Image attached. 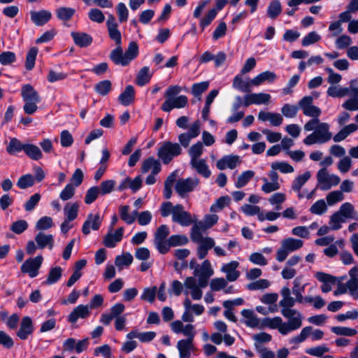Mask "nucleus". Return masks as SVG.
Wrapping results in <instances>:
<instances>
[{
    "mask_svg": "<svg viewBox=\"0 0 358 358\" xmlns=\"http://www.w3.org/2000/svg\"><path fill=\"white\" fill-rule=\"evenodd\" d=\"M327 94L331 97H343L348 95L350 97L343 104L344 109L350 111L358 110V80H351L349 86L337 87L330 86L327 90Z\"/></svg>",
    "mask_w": 358,
    "mask_h": 358,
    "instance_id": "obj_1",
    "label": "nucleus"
},
{
    "mask_svg": "<svg viewBox=\"0 0 358 358\" xmlns=\"http://www.w3.org/2000/svg\"><path fill=\"white\" fill-rule=\"evenodd\" d=\"M280 295L282 299L279 302V306L281 307L282 315L285 318L292 317L302 323L303 317L301 313L292 308L297 303V299L292 296L290 289L286 286L282 287L280 289Z\"/></svg>",
    "mask_w": 358,
    "mask_h": 358,
    "instance_id": "obj_2",
    "label": "nucleus"
},
{
    "mask_svg": "<svg viewBox=\"0 0 358 358\" xmlns=\"http://www.w3.org/2000/svg\"><path fill=\"white\" fill-rule=\"evenodd\" d=\"M280 295L282 299L279 302V306L281 307L282 315L285 318L292 317L302 323L303 317L301 313L292 308L297 303V299L292 296L290 289L286 286L282 287L280 289Z\"/></svg>",
    "mask_w": 358,
    "mask_h": 358,
    "instance_id": "obj_3",
    "label": "nucleus"
},
{
    "mask_svg": "<svg viewBox=\"0 0 358 358\" xmlns=\"http://www.w3.org/2000/svg\"><path fill=\"white\" fill-rule=\"evenodd\" d=\"M287 322H283L280 317H266L262 320V324L272 329H278L279 333L283 336L300 329L302 323L293 319L292 317L287 318Z\"/></svg>",
    "mask_w": 358,
    "mask_h": 358,
    "instance_id": "obj_4",
    "label": "nucleus"
},
{
    "mask_svg": "<svg viewBox=\"0 0 358 358\" xmlns=\"http://www.w3.org/2000/svg\"><path fill=\"white\" fill-rule=\"evenodd\" d=\"M189 268L194 271V277L197 278L201 287H206L208 284L209 279L214 275L211 263L208 259L204 260L201 264H198L196 260L192 259L189 262Z\"/></svg>",
    "mask_w": 358,
    "mask_h": 358,
    "instance_id": "obj_5",
    "label": "nucleus"
},
{
    "mask_svg": "<svg viewBox=\"0 0 358 358\" xmlns=\"http://www.w3.org/2000/svg\"><path fill=\"white\" fill-rule=\"evenodd\" d=\"M180 333L187 336L186 340H180V358H189L195 349L192 343L196 334L194 327L190 324L184 326L180 322Z\"/></svg>",
    "mask_w": 358,
    "mask_h": 358,
    "instance_id": "obj_6",
    "label": "nucleus"
},
{
    "mask_svg": "<svg viewBox=\"0 0 358 358\" xmlns=\"http://www.w3.org/2000/svg\"><path fill=\"white\" fill-rule=\"evenodd\" d=\"M180 129H186L185 132L180 134V145L187 147L192 139L197 137L201 132V122L199 120L194 121L188 125L187 119L180 117Z\"/></svg>",
    "mask_w": 358,
    "mask_h": 358,
    "instance_id": "obj_7",
    "label": "nucleus"
},
{
    "mask_svg": "<svg viewBox=\"0 0 358 358\" xmlns=\"http://www.w3.org/2000/svg\"><path fill=\"white\" fill-rule=\"evenodd\" d=\"M303 245V242L300 239L294 238H287L281 242V245L276 252V260L282 262L287 256L299 249Z\"/></svg>",
    "mask_w": 358,
    "mask_h": 358,
    "instance_id": "obj_8",
    "label": "nucleus"
},
{
    "mask_svg": "<svg viewBox=\"0 0 358 358\" xmlns=\"http://www.w3.org/2000/svg\"><path fill=\"white\" fill-rule=\"evenodd\" d=\"M21 94L25 102L24 110L25 112H35L38 110L37 103L40 101L38 93L33 87L29 84L22 87Z\"/></svg>",
    "mask_w": 358,
    "mask_h": 358,
    "instance_id": "obj_9",
    "label": "nucleus"
},
{
    "mask_svg": "<svg viewBox=\"0 0 358 358\" xmlns=\"http://www.w3.org/2000/svg\"><path fill=\"white\" fill-rule=\"evenodd\" d=\"M317 187L321 190H328L338 185L341 178L335 174H330L326 169H320L317 174Z\"/></svg>",
    "mask_w": 358,
    "mask_h": 358,
    "instance_id": "obj_10",
    "label": "nucleus"
},
{
    "mask_svg": "<svg viewBox=\"0 0 358 358\" xmlns=\"http://www.w3.org/2000/svg\"><path fill=\"white\" fill-rule=\"evenodd\" d=\"M165 101L162 105V110L169 112L179 108V87L173 85L168 87L164 94Z\"/></svg>",
    "mask_w": 358,
    "mask_h": 358,
    "instance_id": "obj_11",
    "label": "nucleus"
},
{
    "mask_svg": "<svg viewBox=\"0 0 358 358\" xmlns=\"http://www.w3.org/2000/svg\"><path fill=\"white\" fill-rule=\"evenodd\" d=\"M312 96H305L299 103L298 106L285 104L282 106L281 112H297L302 110L303 112H320V108L313 105Z\"/></svg>",
    "mask_w": 358,
    "mask_h": 358,
    "instance_id": "obj_12",
    "label": "nucleus"
},
{
    "mask_svg": "<svg viewBox=\"0 0 358 358\" xmlns=\"http://www.w3.org/2000/svg\"><path fill=\"white\" fill-rule=\"evenodd\" d=\"M43 257L38 255L34 258H29L21 266V271L27 273L31 278L36 277L43 264Z\"/></svg>",
    "mask_w": 358,
    "mask_h": 358,
    "instance_id": "obj_13",
    "label": "nucleus"
},
{
    "mask_svg": "<svg viewBox=\"0 0 358 358\" xmlns=\"http://www.w3.org/2000/svg\"><path fill=\"white\" fill-rule=\"evenodd\" d=\"M185 311L182 314V319L185 322H194L192 313L196 315H200L204 312V306L200 304H192L189 298H186L183 301Z\"/></svg>",
    "mask_w": 358,
    "mask_h": 358,
    "instance_id": "obj_14",
    "label": "nucleus"
},
{
    "mask_svg": "<svg viewBox=\"0 0 358 358\" xmlns=\"http://www.w3.org/2000/svg\"><path fill=\"white\" fill-rule=\"evenodd\" d=\"M179 153V145L171 142L164 143L158 150V157L164 164L169 163L173 157Z\"/></svg>",
    "mask_w": 358,
    "mask_h": 358,
    "instance_id": "obj_15",
    "label": "nucleus"
},
{
    "mask_svg": "<svg viewBox=\"0 0 358 358\" xmlns=\"http://www.w3.org/2000/svg\"><path fill=\"white\" fill-rule=\"evenodd\" d=\"M202 288L194 277H189L185 281L184 293L186 296L190 295L193 300H200L202 298Z\"/></svg>",
    "mask_w": 358,
    "mask_h": 358,
    "instance_id": "obj_16",
    "label": "nucleus"
},
{
    "mask_svg": "<svg viewBox=\"0 0 358 358\" xmlns=\"http://www.w3.org/2000/svg\"><path fill=\"white\" fill-rule=\"evenodd\" d=\"M106 27L109 38L115 42V45H122V34L118 29L116 19L112 14L108 15Z\"/></svg>",
    "mask_w": 358,
    "mask_h": 358,
    "instance_id": "obj_17",
    "label": "nucleus"
},
{
    "mask_svg": "<svg viewBox=\"0 0 358 358\" xmlns=\"http://www.w3.org/2000/svg\"><path fill=\"white\" fill-rule=\"evenodd\" d=\"M102 223V217L99 213H90L87 215V219L83 223L82 232L88 235L91 230H99Z\"/></svg>",
    "mask_w": 358,
    "mask_h": 358,
    "instance_id": "obj_18",
    "label": "nucleus"
},
{
    "mask_svg": "<svg viewBox=\"0 0 358 358\" xmlns=\"http://www.w3.org/2000/svg\"><path fill=\"white\" fill-rule=\"evenodd\" d=\"M170 234L169 228L166 224L159 226L154 234V245L158 252L166 250L164 243L166 241V238Z\"/></svg>",
    "mask_w": 358,
    "mask_h": 358,
    "instance_id": "obj_19",
    "label": "nucleus"
},
{
    "mask_svg": "<svg viewBox=\"0 0 358 358\" xmlns=\"http://www.w3.org/2000/svg\"><path fill=\"white\" fill-rule=\"evenodd\" d=\"M241 163V159L238 155H228L223 156L217 161L216 167L220 171H223L227 169H234Z\"/></svg>",
    "mask_w": 358,
    "mask_h": 358,
    "instance_id": "obj_20",
    "label": "nucleus"
},
{
    "mask_svg": "<svg viewBox=\"0 0 358 358\" xmlns=\"http://www.w3.org/2000/svg\"><path fill=\"white\" fill-rule=\"evenodd\" d=\"M34 330L32 320L29 316L23 317L20 324V329L17 331V336L21 340H26L31 336Z\"/></svg>",
    "mask_w": 358,
    "mask_h": 358,
    "instance_id": "obj_21",
    "label": "nucleus"
},
{
    "mask_svg": "<svg viewBox=\"0 0 358 358\" xmlns=\"http://www.w3.org/2000/svg\"><path fill=\"white\" fill-rule=\"evenodd\" d=\"M160 214L162 217H166L172 216V220L174 222H179V205H173L170 201L163 202L159 208Z\"/></svg>",
    "mask_w": 358,
    "mask_h": 358,
    "instance_id": "obj_22",
    "label": "nucleus"
},
{
    "mask_svg": "<svg viewBox=\"0 0 358 358\" xmlns=\"http://www.w3.org/2000/svg\"><path fill=\"white\" fill-rule=\"evenodd\" d=\"M315 277L322 283L321 289L324 293L330 292L332 289V286L337 283V279L335 276L324 272H317Z\"/></svg>",
    "mask_w": 358,
    "mask_h": 358,
    "instance_id": "obj_23",
    "label": "nucleus"
},
{
    "mask_svg": "<svg viewBox=\"0 0 358 358\" xmlns=\"http://www.w3.org/2000/svg\"><path fill=\"white\" fill-rule=\"evenodd\" d=\"M241 314L243 317L241 320V323L252 329H256L259 327L260 320L252 310L243 309Z\"/></svg>",
    "mask_w": 358,
    "mask_h": 358,
    "instance_id": "obj_24",
    "label": "nucleus"
},
{
    "mask_svg": "<svg viewBox=\"0 0 358 358\" xmlns=\"http://www.w3.org/2000/svg\"><path fill=\"white\" fill-rule=\"evenodd\" d=\"M239 263L236 261H231L224 264L221 267V271L226 274V278L229 282L236 280L240 276V272L237 271Z\"/></svg>",
    "mask_w": 358,
    "mask_h": 358,
    "instance_id": "obj_25",
    "label": "nucleus"
},
{
    "mask_svg": "<svg viewBox=\"0 0 358 358\" xmlns=\"http://www.w3.org/2000/svg\"><path fill=\"white\" fill-rule=\"evenodd\" d=\"M90 315V307L87 305H78L68 316V321L75 323L78 319H85Z\"/></svg>",
    "mask_w": 358,
    "mask_h": 358,
    "instance_id": "obj_26",
    "label": "nucleus"
},
{
    "mask_svg": "<svg viewBox=\"0 0 358 358\" xmlns=\"http://www.w3.org/2000/svg\"><path fill=\"white\" fill-rule=\"evenodd\" d=\"M30 17L32 22L36 26H43L52 17V13L47 10L39 11H30Z\"/></svg>",
    "mask_w": 358,
    "mask_h": 358,
    "instance_id": "obj_27",
    "label": "nucleus"
},
{
    "mask_svg": "<svg viewBox=\"0 0 358 358\" xmlns=\"http://www.w3.org/2000/svg\"><path fill=\"white\" fill-rule=\"evenodd\" d=\"M124 228L120 227L115 231L109 230L108 233L104 238V244L108 248H114L117 243L120 242L124 234Z\"/></svg>",
    "mask_w": 358,
    "mask_h": 358,
    "instance_id": "obj_28",
    "label": "nucleus"
},
{
    "mask_svg": "<svg viewBox=\"0 0 358 358\" xmlns=\"http://www.w3.org/2000/svg\"><path fill=\"white\" fill-rule=\"evenodd\" d=\"M199 184V180L196 177L180 179V197H184L187 194L196 189Z\"/></svg>",
    "mask_w": 358,
    "mask_h": 358,
    "instance_id": "obj_29",
    "label": "nucleus"
},
{
    "mask_svg": "<svg viewBox=\"0 0 358 358\" xmlns=\"http://www.w3.org/2000/svg\"><path fill=\"white\" fill-rule=\"evenodd\" d=\"M190 165L195 171L205 178H208L211 175V171L204 159H198L190 160Z\"/></svg>",
    "mask_w": 358,
    "mask_h": 358,
    "instance_id": "obj_30",
    "label": "nucleus"
},
{
    "mask_svg": "<svg viewBox=\"0 0 358 358\" xmlns=\"http://www.w3.org/2000/svg\"><path fill=\"white\" fill-rule=\"evenodd\" d=\"M35 242L38 249H43L48 247L49 250H52L54 247V237L52 234L40 232L36 235Z\"/></svg>",
    "mask_w": 358,
    "mask_h": 358,
    "instance_id": "obj_31",
    "label": "nucleus"
},
{
    "mask_svg": "<svg viewBox=\"0 0 358 358\" xmlns=\"http://www.w3.org/2000/svg\"><path fill=\"white\" fill-rule=\"evenodd\" d=\"M271 96L269 94L259 92L251 93L247 94V99L250 106L255 105H267L271 101Z\"/></svg>",
    "mask_w": 358,
    "mask_h": 358,
    "instance_id": "obj_32",
    "label": "nucleus"
},
{
    "mask_svg": "<svg viewBox=\"0 0 358 358\" xmlns=\"http://www.w3.org/2000/svg\"><path fill=\"white\" fill-rule=\"evenodd\" d=\"M160 171L161 164L159 160L154 157L148 158L142 164L141 171L143 173L151 171V173L158 174Z\"/></svg>",
    "mask_w": 358,
    "mask_h": 358,
    "instance_id": "obj_33",
    "label": "nucleus"
},
{
    "mask_svg": "<svg viewBox=\"0 0 358 358\" xmlns=\"http://www.w3.org/2000/svg\"><path fill=\"white\" fill-rule=\"evenodd\" d=\"M329 129V127L327 123H320L314 131L320 144L326 143L331 138L332 136Z\"/></svg>",
    "mask_w": 358,
    "mask_h": 358,
    "instance_id": "obj_34",
    "label": "nucleus"
},
{
    "mask_svg": "<svg viewBox=\"0 0 358 358\" xmlns=\"http://www.w3.org/2000/svg\"><path fill=\"white\" fill-rule=\"evenodd\" d=\"M80 205L78 202H68L64 207L66 220L73 221L78 217Z\"/></svg>",
    "mask_w": 358,
    "mask_h": 358,
    "instance_id": "obj_35",
    "label": "nucleus"
},
{
    "mask_svg": "<svg viewBox=\"0 0 358 358\" xmlns=\"http://www.w3.org/2000/svg\"><path fill=\"white\" fill-rule=\"evenodd\" d=\"M275 78L276 75L274 72L266 71L253 78L252 79V84H253V86L257 87L265 82L272 83L275 80Z\"/></svg>",
    "mask_w": 358,
    "mask_h": 358,
    "instance_id": "obj_36",
    "label": "nucleus"
},
{
    "mask_svg": "<svg viewBox=\"0 0 358 358\" xmlns=\"http://www.w3.org/2000/svg\"><path fill=\"white\" fill-rule=\"evenodd\" d=\"M110 59L117 65L127 66L122 45H116V48L110 54Z\"/></svg>",
    "mask_w": 358,
    "mask_h": 358,
    "instance_id": "obj_37",
    "label": "nucleus"
},
{
    "mask_svg": "<svg viewBox=\"0 0 358 358\" xmlns=\"http://www.w3.org/2000/svg\"><path fill=\"white\" fill-rule=\"evenodd\" d=\"M135 97V90L132 85H127L118 97L119 102L124 106L133 103Z\"/></svg>",
    "mask_w": 358,
    "mask_h": 358,
    "instance_id": "obj_38",
    "label": "nucleus"
},
{
    "mask_svg": "<svg viewBox=\"0 0 358 358\" xmlns=\"http://www.w3.org/2000/svg\"><path fill=\"white\" fill-rule=\"evenodd\" d=\"M253 86L252 79L244 80L240 75L234 77L233 80V87L243 92H250Z\"/></svg>",
    "mask_w": 358,
    "mask_h": 358,
    "instance_id": "obj_39",
    "label": "nucleus"
},
{
    "mask_svg": "<svg viewBox=\"0 0 358 358\" xmlns=\"http://www.w3.org/2000/svg\"><path fill=\"white\" fill-rule=\"evenodd\" d=\"M71 36L74 43L79 47L89 46L92 42L90 35L83 32H72Z\"/></svg>",
    "mask_w": 358,
    "mask_h": 358,
    "instance_id": "obj_40",
    "label": "nucleus"
},
{
    "mask_svg": "<svg viewBox=\"0 0 358 358\" xmlns=\"http://www.w3.org/2000/svg\"><path fill=\"white\" fill-rule=\"evenodd\" d=\"M134 258L131 253L123 252L120 255L116 256L115 264L119 270L129 267L133 262Z\"/></svg>",
    "mask_w": 358,
    "mask_h": 358,
    "instance_id": "obj_41",
    "label": "nucleus"
},
{
    "mask_svg": "<svg viewBox=\"0 0 358 358\" xmlns=\"http://www.w3.org/2000/svg\"><path fill=\"white\" fill-rule=\"evenodd\" d=\"M62 273L63 269L60 266L52 267L48 272L44 284L50 285L57 282L61 279Z\"/></svg>",
    "mask_w": 358,
    "mask_h": 358,
    "instance_id": "obj_42",
    "label": "nucleus"
},
{
    "mask_svg": "<svg viewBox=\"0 0 358 358\" xmlns=\"http://www.w3.org/2000/svg\"><path fill=\"white\" fill-rule=\"evenodd\" d=\"M310 327H304L301 329L300 334L296 336L292 337L289 340V343L293 345L292 349L297 348V345L303 343L310 336Z\"/></svg>",
    "mask_w": 358,
    "mask_h": 358,
    "instance_id": "obj_43",
    "label": "nucleus"
},
{
    "mask_svg": "<svg viewBox=\"0 0 358 358\" xmlns=\"http://www.w3.org/2000/svg\"><path fill=\"white\" fill-rule=\"evenodd\" d=\"M26 143H22L16 138H10L9 143L6 148V151L10 155H15L21 151H24Z\"/></svg>",
    "mask_w": 358,
    "mask_h": 358,
    "instance_id": "obj_44",
    "label": "nucleus"
},
{
    "mask_svg": "<svg viewBox=\"0 0 358 358\" xmlns=\"http://www.w3.org/2000/svg\"><path fill=\"white\" fill-rule=\"evenodd\" d=\"M206 230V227H203L202 222H195L191 229V238L194 243L199 242L204 237L202 235V232Z\"/></svg>",
    "mask_w": 358,
    "mask_h": 358,
    "instance_id": "obj_45",
    "label": "nucleus"
},
{
    "mask_svg": "<svg viewBox=\"0 0 358 358\" xmlns=\"http://www.w3.org/2000/svg\"><path fill=\"white\" fill-rule=\"evenodd\" d=\"M259 120L269 121L273 126H279L282 122V117L280 113H259Z\"/></svg>",
    "mask_w": 358,
    "mask_h": 358,
    "instance_id": "obj_46",
    "label": "nucleus"
},
{
    "mask_svg": "<svg viewBox=\"0 0 358 358\" xmlns=\"http://www.w3.org/2000/svg\"><path fill=\"white\" fill-rule=\"evenodd\" d=\"M152 74L150 72V69L148 66H144L138 71L136 83L139 86H143L150 80Z\"/></svg>",
    "mask_w": 358,
    "mask_h": 358,
    "instance_id": "obj_47",
    "label": "nucleus"
},
{
    "mask_svg": "<svg viewBox=\"0 0 358 358\" xmlns=\"http://www.w3.org/2000/svg\"><path fill=\"white\" fill-rule=\"evenodd\" d=\"M328 210V206L324 199H319L315 201L310 208L309 211L316 215H322Z\"/></svg>",
    "mask_w": 358,
    "mask_h": 358,
    "instance_id": "obj_48",
    "label": "nucleus"
},
{
    "mask_svg": "<svg viewBox=\"0 0 358 358\" xmlns=\"http://www.w3.org/2000/svg\"><path fill=\"white\" fill-rule=\"evenodd\" d=\"M311 175L309 171H306L301 175L298 176L292 183V189L293 191H299L310 179Z\"/></svg>",
    "mask_w": 358,
    "mask_h": 358,
    "instance_id": "obj_49",
    "label": "nucleus"
},
{
    "mask_svg": "<svg viewBox=\"0 0 358 358\" xmlns=\"http://www.w3.org/2000/svg\"><path fill=\"white\" fill-rule=\"evenodd\" d=\"M255 172L251 170L243 171L237 178L234 183L236 188H241L245 187L248 182L254 177Z\"/></svg>",
    "mask_w": 358,
    "mask_h": 358,
    "instance_id": "obj_50",
    "label": "nucleus"
},
{
    "mask_svg": "<svg viewBox=\"0 0 358 358\" xmlns=\"http://www.w3.org/2000/svg\"><path fill=\"white\" fill-rule=\"evenodd\" d=\"M282 12V6L278 0L271 1L267 8V15L271 19H275Z\"/></svg>",
    "mask_w": 358,
    "mask_h": 358,
    "instance_id": "obj_51",
    "label": "nucleus"
},
{
    "mask_svg": "<svg viewBox=\"0 0 358 358\" xmlns=\"http://www.w3.org/2000/svg\"><path fill=\"white\" fill-rule=\"evenodd\" d=\"M24 152L29 158L34 160H38L43 157L39 148L34 144L26 143Z\"/></svg>",
    "mask_w": 358,
    "mask_h": 358,
    "instance_id": "obj_52",
    "label": "nucleus"
},
{
    "mask_svg": "<svg viewBox=\"0 0 358 358\" xmlns=\"http://www.w3.org/2000/svg\"><path fill=\"white\" fill-rule=\"evenodd\" d=\"M112 90V83L109 80H104L94 85L95 92L101 96H106Z\"/></svg>",
    "mask_w": 358,
    "mask_h": 358,
    "instance_id": "obj_53",
    "label": "nucleus"
},
{
    "mask_svg": "<svg viewBox=\"0 0 358 358\" xmlns=\"http://www.w3.org/2000/svg\"><path fill=\"white\" fill-rule=\"evenodd\" d=\"M124 54V58L127 60V65L134 59L138 55V44L131 41L129 43L127 49Z\"/></svg>",
    "mask_w": 358,
    "mask_h": 358,
    "instance_id": "obj_54",
    "label": "nucleus"
},
{
    "mask_svg": "<svg viewBox=\"0 0 358 358\" xmlns=\"http://www.w3.org/2000/svg\"><path fill=\"white\" fill-rule=\"evenodd\" d=\"M76 13V10L70 7H59L56 10L57 17L62 21H69Z\"/></svg>",
    "mask_w": 358,
    "mask_h": 358,
    "instance_id": "obj_55",
    "label": "nucleus"
},
{
    "mask_svg": "<svg viewBox=\"0 0 358 358\" xmlns=\"http://www.w3.org/2000/svg\"><path fill=\"white\" fill-rule=\"evenodd\" d=\"M329 351V348L324 344L317 345L315 347H312L309 348H306L305 350V352L309 355L321 357L325 353Z\"/></svg>",
    "mask_w": 358,
    "mask_h": 358,
    "instance_id": "obj_56",
    "label": "nucleus"
},
{
    "mask_svg": "<svg viewBox=\"0 0 358 358\" xmlns=\"http://www.w3.org/2000/svg\"><path fill=\"white\" fill-rule=\"evenodd\" d=\"M331 331L336 335L345 336H354L358 333L357 329L346 327H333Z\"/></svg>",
    "mask_w": 358,
    "mask_h": 358,
    "instance_id": "obj_57",
    "label": "nucleus"
},
{
    "mask_svg": "<svg viewBox=\"0 0 358 358\" xmlns=\"http://www.w3.org/2000/svg\"><path fill=\"white\" fill-rule=\"evenodd\" d=\"M345 220L337 211L331 215L329 222L331 230H338L342 227V224L345 222Z\"/></svg>",
    "mask_w": 358,
    "mask_h": 358,
    "instance_id": "obj_58",
    "label": "nucleus"
},
{
    "mask_svg": "<svg viewBox=\"0 0 358 358\" xmlns=\"http://www.w3.org/2000/svg\"><path fill=\"white\" fill-rule=\"evenodd\" d=\"M355 208L349 202L343 203L339 210L337 211L345 220H348L353 217Z\"/></svg>",
    "mask_w": 358,
    "mask_h": 358,
    "instance_id": "obj_59",
    "label": "nucleus"
},
{
    "mask_svg": "<svg viewBox=\"0 0 358 358\" xmlns=\"http://www.w3.org/2000/svg\"><path fill=\"white\" fill-rule=\"evenodd\" d=\"M157 294V287H150L143 289L141 299L143 301H148L150 303H153L155 300Z\"/></svg>",
    "mask_w": 358,
    "mask_h": 358,
    "instance_id": "obj_60",
    "label": "nucleus"
},
{
    "mask_svg": "<svg viewBox=\"0 0 358 358\" xmlns=\"http://www.w3.org/2000/svg\"><path fill=\"white\" fill-rule=\"evenodd\" d=\"M209 81H203L198 83H194L192 87V93L195 97H200L209 87Z\"/></svg>",
    "mask_w": 358,
    "mask_h": 358,
    "instance_id": "obj_61",
    "label": "nucleus"
},
{
    "mask_svg": "<svg viewBox=\"0 0 358 358\" xmlns=\"http://www.w3.org/2000/svg\"><path fill=\"white\" fill-rule=\"evenodd\" d=\"M203 143L200 141H198L197 143L192 145L189 150L190 160H195L199 159V157L203 154Z\"/></svg>",
    "mask_w": 358,
    "mask_h": 358,
    "instance_id": "obj_62",
    "label": "nucleus"
},
{
    "mask_svg": "<svg viewBox=\"0 0 358 358\" xmlns=\"http://www.w3.org/2000/svg\"><path fill=\"white\" fill-rule=\"evenodd\" d=\"M273 170H278L282 173H290L294 172V167L285 162H275L271 164Z\"/></svg>",
    "mask_w": 358,
    "mask_h": 358,
    "instance_id": "obj_63",
    "label": "nucleus"
},
{
    "mask_svg": "<svg viewBox=\"0 0 358 358\" xmlns=\"http://www.w3.org/2000/svg\"><path fill=\"white\" fill-rule=\"evenodd\" d=\"M326 199L329 206H334V204L343 201L344 199V195L341 191L336 190L329 192L327 195Z\"/></svg>",
    "mask_w": 358,
    "mask_h": 358,
    "instance_id": "obj_64",
    "label": "nucleus"
}]
</instances>
